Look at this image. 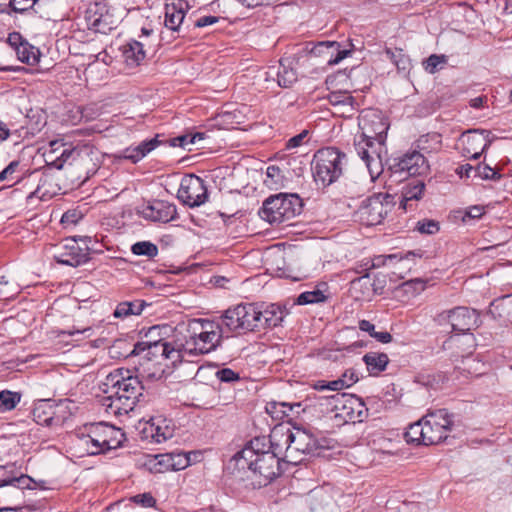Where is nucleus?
Returning a JSON list of instances; mask_svg holds the SVG:
<instances>
[{
	"mask_svg": "<svg viewBox=\"0 0 512 512\" xmlns=\"http://www.w3.org/2000/svg\"><path fill=\"white\" fill-rule=\"evenodd\" d=\"M188 8V2L185 0H174L167 3L165 5V27L172 31H180Z\"/></svg>",
	"mask_w": 512,
	"mask_h": 512,
	"instance_id": "24",
	"label": "nucleus"
},
{
	"mask_svg": "<svg viewBox=\"0 0 512 512\" xmlns=\"http://www.w3.org/2000/svg\"><path fill=\"white\" fill-rule=\"evenodd\" d=\"M489 314L494 319L505 323L512 320V294L493 300L489 307Z\"/></svg>",
	"mask_w": 512,
	"mask_h": 512,
	"instance_id": "28",
	"label": "nucleus"
},
{
	"mask_svg": "<svg viewBox=\"0 0 512 512\" xmlns=\"http://www.w3.org/2000/svg\"><path fill=\"white\" fill-rule=\"evenodd\" d=\"M59 146L63 147L60 155L51 161H46V166L42 168L41 177L39 179V183L34 192L30 194L29 197L37 196L39 198H44L46 196L51 197L55 194V190H51L46 188L51 185V182L54 180V176L52 174V169H62L64 164H72L77 161L81 156V149L78 147L67 148L64 144H60Z\"/></svg>",
	"mask_w": 512,
	"mask_h": 512,
	"instance_id": "10",
	"label": "nucleus"
},
{
	"mask_svg": "<svg viewBox=\"0 0 512 512\" xmlns=\"http://www.w3.org/2000/svg\"><path fill=\"white\" fill-rule=\"evenodd\" d=\"M491 131L485 129H471L463 132L459 138L461 155L477 160L491 145Z\"/></svg>",
	"mask_w": 512,
	"mask_h": 512,
	"instance_id": "15",
	"label": "nucleus"
},
{
	"mask_svg": "<svg viewBox=\"0 0 512 512\" xmlns=\"http://www.w3.org/2000/svg\"><path fill=\"white\" fill-rule=\"evenodd\" d=\"M66 0H36L35 13L47 21H60L64 17Z\"/></svg>",
	"mask_w": 512,
	"mask_h": 512,
	"instance_id": "25",
	"label": "nucleus"
},
{
	"mask_svg": "<svg viewBox=\"0 0 512 512\" xmlns=\"http://www.w3.org/2000/svg\"><path fill=\"white\" fill-rule=\"evenodd\" d=\"M131 252L136 256L153 259L158 254V246L151 241H139L130 247Z\"/></svg>",
	"mask_w": 512,
	"mask_h": 512,
	"instance_id": "41",
	"label": "nucleus"
},
{
	"mask_svg": "<svg viewBox=\"0 0 512 512\" xmlns=\"http://www.w3.org/2000/svg\"><path fill=\"white\" fill-rule=\"evenodd\" d=\"M397 258H398L397 254H391V255H387V256L379 255V256L374 257L373 260L371 261V265L365 269L366 273L362 277H359V278L353 280L352 283L355 284L357 282H360L362 279L369 278V273H368L369 269L384 266V265H386L387 261H393L394 259H397Z\"/></svg>",
	"mask_w": 512,
	"mask_h": 512,
	"instance_id": "50",
	"label": "nucleus"
},
{
	"mask_svg": "<svg viewBox=\"0 0 512 512\" xmlns=\"http://www.w3.org/2000/svg\"><path fill=\"white\" fill-rule=\"evenodd\" d=\"M239 470L248 469L254 489L266 487L283 473V451L272 435L257 436L249 440L231 459Z\"/></svg>",
	"mask_w": 512,
	"mask_h": 512,
	"instance_id": "1",
	"label": "nucleus"
},
{
	"mask_svg": "<svg viewBox=\"0 0 512 512\" xmlns=\"http://www.w3.org/2000/svg\"><path fill=\"white\" fill-rule=\"evenodd\" d=\"M328 398L335 400H339V398H347V401L351 404L352 413L356 412L355 420L358 422H362L368 415V409L363 399L356 395L348 393H336L332 396H329Z\"/></svg>",
	"mask_w": 512,
	"mask_h": 512,
	"instance_id": "34",
	"label": "nucleus"
},
{
	"mask_svg": "<svg viewBox=\"0 0 512 512\" xmlns=\"http://www.w3.org/2000/svg\"><path fill=\"white\" fill-rule=\"evenodd\" d=\"M37 481L27 474L16 471L15 475H11L9 481H4V484H11V486L19 489H36Z\"/></svg>",
	"mask_w": 512,
	"mask_h": 512,
	"instance_id": "44",
	"label": "nucleus"
},
{
	"mask_svg": "<svg viewBox=\"0 0 512 512\" xmlns=\"http://www.w3.org/2000/svg\"><path fill=\"white\" fill-rule=\"evenodd\" d=\"M166 330L165 326H151L145 332L146 341L137 342L134 344V348L130 351V363L134 361L135 358L140 357L142 354L143 359L151 361V360H169L173 365L176 364V356L175 349L173 345L172 335H167L166 337H160L159 339H155L154 336H160L161 331ZM134 369L139 371V368L136 366V363L133 362Z\"/></svg>",
	"mask_w": 512,
	"mask_h": 512,
	"instance_id": "4",
	"label": "nucleus"
},
{
	"mask_svg": "<svg viewBox=\"0 0 512 512\" xmlns=\"http://www.w3.org/2000/svg\"><path fill=\"white\" fill-rule=\"evenodd\" d=\"M425 189V184L421 180H415L413 185H406L403 188L400 201L399 208L403 211H407L408 208L412 209V201H418L422 198L423 192Z\"/></svg>",
	"mask_w": 512,
	"mask_h": 512,
	"instance_id": "30",
	"label": "nucleus"
},
{
	"mask_svg": "<svg viewBox=\"0 0 512 512\" xmlns=\"http://www.w3.org/2000/svg\"><path fill=\"white\" fill-rule=\"evenodd\" d=\"M404 437L408 444L428 446L421 419L409 425Z\"/></svg>",
	"mask_w": 512,
	"mask_h": 512,
	"instance_id": "37",
	"label": "nucleus"
},
{
	"mask_svg": "<svg viewBox=\"0 0 512 512\" xmlns=\"http://www.w3.org/2000/svg\"><path fill=\"white\" fill-rule=\"evenodd\" d=\"M20 166V161L14 160L11 161L1 172H0V182L4 180H10L13 181L14 177L13 174L17 172L18 168Z\"/></svg>",
	"mask_w": 512,
	"mask_h": 512,
	"instance_id": "61",
	"label": "nucleus"
},
{
	"mask_svg": "<svg viewBox=\"0 0 512 512\" xmlns=\"http://www.w3.org/2000/svg\"><path fill=\"white\" fill-rule=\"evenodd\" d=\"M53 258L57 263L71 267L80 266L90 260L87 248H81L74 239H66L64 244L59 245Z\"/></svg>",
	"mask_w": 512,
	"mask_h": 512,
	"instance_id": "18",
	"label": "nucleus"
},
{
	"mask_svg": "<svg viewBox=\"0 0 512 512\" xmlns=\"http://www.w3.org/2000/svg\"><path fill=\"white\" fill-rule=\"evenodd\" d=\"M134 466L141 471H147L151 474H160L168 471L166 453L165 454H138L134 456Z\"/></svg>",
	"mask_w": 512,
	"mask_h": 512,
	"instance_id": "23",
	"label": "nucleus"
},
{
	"mask_svg": "<svg viewBox=\"0 0 512 512\" xmlns=\"http://www.w3.org/2000/svg\"><path fill=\"white\" fill-rule=\"evenodd\" d=\"M311 50H313V58H321L327 64L329 56L328 40L315 42V45L311 46Z\"/></svg>",
	"mask_w": 512,
	"mask_h": 512,
	"instance_id": "56",
	"label": "nucleus"
},
{
	"mask_svg": "<svg viewBox=\"0 0 512 512\" xmlns=\"http://www.w3.org/2000/svg\"><path fill=\"white\" fill-rule=\"evenodd\" d=\"M254 314V331H260L267 328H275L281 325L284 317L288 314L287 309L279 304H269L258 306L252 304Z\"/></svg>",
	"mask_w": 512,
	"mask_h": 512,
	"instance_id": "17",
	"label": "nucleus"
},
{
	"mask_svg": "<svg viewBox=\"0 0 512 512\" xmlns=\"http://www.w3.org/2000/svg\"><path fill=\"white\" fill-rule=\"evenodd\" d=\"M93 425L86 424L76 433V447L88 455H97L107 452L97 436H93Z\"/></svg>",
	"mask_w": 512,
	"mask_h": 512,
	"instance_id": "22",
	"label": "nucleus"
},
{
	"mask_svg": "<svg viewBox=\"0 0 512 512\" xmlns=\"http://www.w3.org/2000/svg\"><path fill=\"white\" fill-rule=\"evenodd\" d=\"M12 11L15 13H25L29 9L35 12L36 0H11Z\"/></svg>",
	"mask_w": 512,
	"mask_h": 512,
	"instance_id": "57",
	"label": "nucleus"
},
{
	"mask_svg": "<svg viewBox=\"0 0 512 512\" xmlns=\"http://www.w3.org/2000/svg\"><path fill=\"white\" fill-rule=\"evenodd\" d=\"M363 362L365 363L369 374L377 376L386 370L389 363V357L386 353L369 352L363 356Z\"/></svg>",
	"mask_w": 512,
	"mask_h": 512,
	"instance_id": "33",
	"label": "nucleus"
},
{
	"mask_svg": "<svg viewBox=\"0 0 512 512\" xmlns=\"http://www.w3.org/2000/svg\"><path fill=\"white\" fill-rule=\"evenodd\" d=\"M302 199L297 194L279 193L269 196L260 208L259 216L270 224L290 221L302 211Z\"/></svg>",
	"mask_w": 512,
	"mask_h": 512,
	"instance_id": "6",
	"label": "nucleus"
},
{
	"mask_svg": "<svg viewBox=\"0 0 512 512\" xmlns=\"http://www.w3.org/2000/svg\"><path fill=\"white\" fill-rule=\"evenodd\" d=\"M21 392L4 389L0 391V412L12 411L20 403Z\"/></svg>",
	"mask_w": 512,
	"mask_h": 512,
	"instance_id": "38",
	"label": "nucleus"
},
{
	"mask_svg": "<svg viewBox=\"0 0 512 512\" xmlns=\"http://www.w3.org/2000/svg\"><path fill=\"white\" fill-rule=\"evenodd\" d=\"M18 59L27 65H35L39 61L40 52L27 41L16 51Z\"/></svg>",
	"mask_w": 512,
	"mask_h": 512,
	"instance_id": "40",
	"label": "nucleus"
},
{
	"mask_svg": "<svg viewBox=\"0 0 512 512\" xmlns=\"http://www.w3.org/2000/svg\"><path fill=\"white\" fill-rule=\"evenodd\" d=\"M132 434L136 440L162 443L173 437L174 429L167 423L166 419L150 418L149 420H139L134 425Z\"/></svg>",
	"mask_w": 512,
	"mask_h": 512,
	"instance_id": "12",
	"label": "nucleus"
},
{
	"mask_svg": "<svg viewBox=\"0 0 512 512\" xmlns=\"http://www.w3.org/2000/svg\"><path fill=\"white\" fill-rule=\"evenodd\" d=\"M347 156L336 147L319 149L313 158L312 174L316 183L327 187L336 182L344 172Z\"/></svg>",
	"mask_w": 512,
	"mask_h": 512,
	"instance_id": "5",
	"label": "nucleus"
},
{
	"mask_svg": "<svg viewBox=\"0 0 512 512\" xmlns=\"http://www.w3.org/2000/svg\"><path fill=\"white\" fill-rule=\"evenodd\" d=\"M168 471H179L190 465V457L186 453H166Z\"/></svg>",
	"mask_w": 512,
	"mask_h": 512,
	"instance_id": "43",
	"label": "nucleus"
},
{
	"mask_svg": "<svg viewBox=\"0 0 512 512\" xmlns=\"http://www.w3.org/2000/svg\"><path fill=\"white\" fill-rule=\"evenodd\" d=\"M97 7V5H95ZM85 21L88 29L95 32L105 33L103 15L99 14L96 8L89 7L85 12Z\"/></svg>",
	"mask_w": 512,
	"mask_h": 512,
	"instance_id": "42",
	"label": "nucleus"
},
{
	"mask_svg": "<svg viewBox=\"0 0 512 512\" xmlns=\"http://www.w3.org/2000/svg\"><path fill=\"white\" fill-rule=\"evenodd\" d=\"M427 445L448 443L449 433L454 425V414L445 408L428 411L421 418Z\"/></svg>",
	"mask_w": 512,
	"mask_h": 512,
	"instance_id": "8",
	"label": "nucleus"
},
{
	"mask_svg": "<svg viewBox=\"0 0 512 512\" xmlns=\"http://www.w3.org/2000/svg\"><path fill=\"white\" fill-rule=\"evenodd\" d=\"M31 414L37 424L51 426L54 422L55 406L50 399H41L34 404Z\"/></svg>",
	"mask_w": 512,
	"mask_h": 512,
	"instance_id": "27",
	"label": "nucleus"
},
{
	"mask_svg": "<svg viewBox=\"0 0 512 512\" xmlns=\"http://www.w3.org/2000/svg\"><path fill=\"white\" fill-rule=\"evenodd\" d=\"M215 376L220 382L227 384H233L241 380L240 374L231 368L219 369L216 371Z\"/></svg>",
	"mask_w": 512,
	"mask_h": 512,
	"instance_id": "52",
	"label": "nucleus"
},
{
	"mask_svg": "<svg viewBox=\"0 0 512 512\" xmlns=\"http://www.w3.org/2000/svg\"><path fill=\"white\" fill-rule=\"evenodd\" d=\"M309 134L308 130H303L301 133L291 137L285 144L287 150L297 148L301 146Z\"/></svg>",
	"mask_w": 512,
	"mask_h": 512,
	"instance_id": "62",
	"label": "nucleus"
},
{
	"mask_svg": "<svg viewBox=\"0 0 512 512\" xmlns=\"http://www.w3.org/2000/svg\"><path fill=\"white\" fill-rule=\"evenodd\" d=\"M475 176H478L483 180L493 181H498L502 178V174L499 172V170L492 168L485 163H480L475 167Z\"/></svg>",
	"mask_w": 512,
	"mask_h": 512,
	"instance_id": "47",
	"label": "nucleus"
},
{
	"mask_svg": "<svg viewBox=\"0 0 512 512\" xmlns=\"http://www.w3.org/2000/svg\"><path fill=\"white\" fill-rule=\"evenodd\" d=\"M146 57L144 50V43L137 40L130 41V59L135 61L136 65H139Z\"/></svg>",
	"mask_w": 512,
	"mask_h": 512,
	"instance_id": "53",
	"label": "nucleus"
},
{
	"mask_svg": "<svg viewBox=\"0 0 512 512\" xmlns=\"http://www.w3.org/2000/svg\"><path fill=\"white\" fill-rule=\"evenodd\" d=\"M271 435L283 451L284 463L297 465L304 460V455H315L322 448L315 436L304 429L296 428L291 431L280 426L275 427Z\"/></svg>",
	"mask_w": 512,
	"mask_h": 512,
	"instance_id": "3",
	"label": "nucleus"
},
{
	"mask_svg": "<svg viewBox=\"0 0 512 512\" xmlns=\"http://www.w3.org/2000/svg\"><path fill=\"white\" fill-rule=\"evenodd\" d=\"M348 382L344 379H336L332 381L319 380L314 384V388L318 391L331 390V391H339L346 388Z\"/></svg>",
	"mask_w": 512,
	"mask_h": 512,
	"instance_id": "49",
	"label": "nucleus"
},
{
	"mask_svg": "<svg viewBox=\"0 0 512 512\" xmlns=\"http://www.w3.org/2000/svg\"><path fill=\"white\" fill-rule=\"evenodd\" d=\"M94 428L93 436H97L106 451L120 447L125 440V433L121 429L103 422L91 423Z\"/></svg>",
	"mask_w": 512,
	"mask_h": 512,
	"instance_id": "21",
	"label": "nucleus"
},
{
	"mask_svg": "<svg viewBox=\"0 0 512 512\" xmlns=\"http://www.w3.org/2000/svg\"><path fill=\"white\" fill-rule=\"evenodd\" d=\"M389 169L393 174L404 175V178L419 176L429 169L426 158L419 151L413 150L402 156L391 159Z\"/></svg>",
	"mask_w": 512,
	"mask_h": 512,
	"instance_id": "14",
	"label": "nucleus"
},
{
	"mask_svg": "<svg viewBox=\"0 0 512 512\" xmlns=\"http://www.w3.org/2000/svg\"><path fill=\"white\" fill-rule=\"evenodd\" d=\"M161 137V134H156L153 138L144 140L135 146L130 152V162L138 163L159 145L166 143Z\"/></svg>",
	"mask_w": 512,
	"mask_h": 512,
	"instance_id": "32",
	"label": "nucleus"
},
{
	"mask_svg": "<svg viewBox=\"0 0 512 512\" xmlns=\"http://www.w3.org/2000/svg\"><path fill=\"white\" fill-rule=\"evenodd\" d=\"M201 323L200 332L196 331L198 346L201 348L202 355L208 354L220 344L221 339L225 336L217 322L204 319H198Z\"/></svg>",
	"mask_w": 512,
	"mask_h": 512,
	"instance_id": "19",
	"label": "nucleus"
},
{
	"mask_svg": "<svg viewBox=\"0 0 512 512\" xmlns=\"http://www.w3.org/2000/svg\"><path fill=\"white\" fill-rule=\"evenodd\" d=\"M130 502L139 505L144 508H151L156 505V499L153 497L151 492H145L130 497Z\"/></svg>",
	"mask_w": 512,
	"mask_h": 512,
	"instance_id": "55",
	"label": "nucleus"
},
{
	"mask_svg": "<svg viewBox=\"0 0 512 512\" xmlns=\"http://www.w3.org/2000/svg\"><path fill=\"white\" fill-rule=\"evenodd\" d=\"M415 230L421 234L434 235L440 230V223L434 219H423L417 222Z\"/></svg>",
	"mask_w": 512,
	"mask_h": 512,
	"instance_id": "48",
	"label": "nucleus"
},
{
	"mask_svg": "<svg viewBox=\"0 0 512 512\" xmlns=\"http://www.w3.org/2000/svg\"><path fill=\"white\" fill-rule=\"evenodd\" d=\"M446 62L447 58L445 55L432 54L423 62V65L427 72L434 74L438 70L439 65Z\"/></svg>",
	"mask_w": 512,
	"mask_h": 512,
	"instance_id": "54",
	"label": "nucleus"
},
{
	"mask_svg": "<svg viewBox=\"0 0 512 512\" xmlns=\"http://www.w3.org/2000/svg\"><path fill=\"white\" fill-rule=\"evenodd\" d=\"M177 363H179V365H174L175 370L173 371V376L179 382H189L194 380L203 369V366H197V363L192 359H183L181 361H177Z\"/></svg>",
	"mask_w": 512,
	"mask_h": 512,
	"instance_id": "31",
	"label": "nucleus"
},
{
	"mask_svg": "<svg viewBox=\"0 0 512 512\" xmlns=\"http://www.w3.org/2000/svg\"><path fill=\"white\" fill-rule=\"evenodd\" d=\"M116 385H118L119 388L115 392V395H112L108 398L111 402L107 405V407L110 408L116 415L128 414V408L126 404L128 401V396L125 394L128 392V383H126L125 379L122 378V382L117 380L114 383V386Z\"/></svg>",
	"mask_w": 512,
	"mask_h": 512,
	"instance_id": "29",
	"label": "nucleus"
},
{
	"mask_svg": "<svg viewBox=\"0 0 512 512\" xmlns=\"http://www.w3.org/2000/svg\"><path fill=\"white\" fill-rule=\"evenodd\" d=\"M265 184L269 187L278 186L282 184L284 176L282 175L281 169L276 165H270L266 170Z\"/></svg>",
	"mask_w": 512,
	"mask_h": 512,
	"instance_id": "51",
	"label": "nucleus"
},
{
	"mask_svg": "<svg viewBox=\"0 0 512 512\" xmlns=\"http://www.w3.org/2000/svg\"><path fill=\"white\" fill-rule=\"evenodd\" d=\"M136 213L145 220L154 223H168L177 219V208L165 200L153 199L146 204L137 206Z\"/></svg>",
	"mask_w": 512,
	"mask_h": 512,
	"instance_id": "16",
	"label": "nucleus"
},
{
	"mask_svg": "<svg viewBox=\"0 0 512 512\" xmlns=\"http://www.w3.org/2000/svg\"><path fill=\"white\" fill-rule=\"evenodd\" d=\"M348 46L349 48L342 47L339 42L328 40V55L330 56H328L327 65H336L348 57L353 52V44L349 42Z\"/></svg>",
	"mask_w": 512,
	"mask_h": 512,
	"instance_id": "36",
	"label": "nucleus"
},
{
	"mask_svg": "<svg viewBox=\"0 0 512 512\" xmlns=\"http://www.w3.org/2000/svg\"><path fill=\"white\" fill-rule=\"evenodd\" d=\"M326 299H327V296L323 293V291H321L319 289H315L313 291H305V292L301 293L297 297L295 303L298 305H307V304L325 302Z\"/></svg>",
	"mask_w": 512,
	"mask_h": 512,
	"instance_id": "45",
	"label": "nucleus"
},
{
	"mask_svg": "<svg viewBox=\"0 0 512 512\" xmlns=\"http://www.w3.org/2000/svg\"><path fill=\"white\" fill-rule=\"evenodd\" d=\"M328 101L332 106H342L348 108L347 111L352 113L358 110L359 103L347 91H333L328 95Z\"/></svg>",
	"mask_w": 512,
	"mask_h": 512,
	"instance_id": "35",
	"label": "nucleus"
},
{
	"mask_svg": "<svg viewBox=\"0 0 512 512\" xmlns=\"http://www.w3.org/2000/svg\"><path fill=\"white\" fill-rule=\"evenodd\" d=\"M16 463H7L0 466V488L4 486H11V484H4V481H9L11 475L16 474Z\"/></svg>",
	"mask_w": 512,
	"mask_h": 512,
	"instance_id": "58",
	"label": "nucleus"
},
{
	"mask_svg": "<svg viewBox=\"0 0 512 512\" xmlns=\"http://www.w3.org/2000/svg\"><path fill=\"white\" fill-rule=\"evenodd\" d=\"M314 45H315V42H313V41H308V42L301 44L298 47L297 52L294 54V56L292 58H295L296 62H298L300 59L305 58V57L313 58V50H311V46H314Z\"/></svg>",
	"mask_w": 512,
	"mask_h": 512,
	"instance_id": "59",
	"label": "nucleus"
},
{
	"mask_svg": "<svg viewBox=\"0 0 512 512\" xmlns=\"http://www.w3.org/2000/svg\"><path fill=\"white\" fill-rule=\"evenodd\" d=\"M169 143L171 147H181L185 148L189 144H193L190 136V132L179 135L177 137L171 138L169 140H165Z\"/></svg>",
	"mask_w": 512,
	"mask_h": 512,
	"instance_id": "63",
	"label": "nucleus"
},
{
	"mask_svg": "<svg viewBox=\"0 0 512 512\" xmlns=\"http://www.w3.org/2000/svg\"><path fill=\"white\" fill-rule=\"evenodd\" d=\"M359 213L367 225L380 224L388 214V209L383 206L381 200L373 194L361 202Z\"/></svg>",
	"mask_w": 512,
	"mask_h": 512,
	"instance_id": "20",
	"label": "nucleus"
},
{
	"mask_svg": "<svg viewBox=\"0 0 512 512\" xmlns=\"http://www.w3.org/2000/svg\"><path fill=\"white\" fill-rule=\"evenodd\" d=\"M389 120L376 108L362 111L359 118L360 132L354 138V147L372 174V164L380 158L377 146L381 148L387 138Z\"/></svg>",
	"mask_w": 512,
	"mask_h": 512,
	"instance_id": "2",
	"label": "nucleus"
},
{
	"mask_svg": "<svg viewBox=\"0 0 512 512\" xmlns=\"http://www.w3.org/2000/svg\"><path fill=\"white\" fill-rule=\"evenodd\" d=\"M292 410V406L288 403L281 402H270L267 404L266 411L274 419H284L289 417V411Z\"/></svg>",
	"mask_w": 512,
	"mask_h": 512,
	"instance_id": "46",
	"label": "nucleus"
},
{
	"mask_svg": "<svg viewBox=\"0 0 512 512\" xmlns=\"http://www.w3.org/2000/svg\"><path fill=\"white\" fill-rule=\"evenodd\" d=\"M106 225L115 229L117 233H124L127 225L126 211L124 208L114 209L106 218Z\"/></svg>",
	"mask_w": 512,
	"mask_h": 512,
	"instance_id": "39",
	"label": "nucleus"
},
{
	"mask_svg": "<svg viewBox=\"0 0 512 512\" xmlns=\"http://www.w3.org/2000/svg\"><path fill=\"white\" fill-rule=\"evenodd\" d=\"M177 198L190 208L201 206L208 198L205 181L194 174L184 176L180 182Z\"/></svg>",
	"mask_w": 512,
	"mask_h": 512,
	"instance_id": "13",
	"label": "nucleus"
},
{
	"mask_svg": "<svg viewBox=\"0 0 512 512\" xmlns=\"http://www.w3.org/2000/svg\"><path fill=\"white\" fill-rule=\"evenodd\" d=\"M201 322L196 319L189 320L187 324L177 325L172 335L176 362L183 359L194 358L202 355L198 346L196 330Z\"/></svg>",
	"mask_w": 512,
	"mask_h": 512,
	"instance_id": "9",
	"label": "nucleus"
},
{
	"mask_svg": "<svg viewBox=\"0 0 512 512\" xmlns=\"http://www.w3.org/2000/svg\"><path fill=\"white\" fill-rule=\"evenodd\" d=\"M403 286L406 287V291H408V289H411L413 293L418 294L425 290L426 281H424L421 278H415L406 281L405 283H403Z\"/></svg>",
	"mask_w": 512,
	"mask_h": 512,
	"instance_id": "64",
	"label": "nucleus"
},
{
	"mask_svg": "<svg viewBox=\"0 0 512 512\" xmlns=\"http://www.w3.org/2000/svg\"><path fill=\"white\" fill-rule=\"evenodd\" d=\"M386 53L390 55L391 60L395 63L398 69L405 70L407 68V65L409 64V59L407 56L402 54L401 50L393 52L390 49H388Z\"/></svg>",
	"mask_w": 512,
	"mask_h": 512,
	"instance_id": "60",
	"label": "nucleus"
},
{
	"mask_svg": "<svg viewBox=\"0 0 512 512\" xmlns=\"http://www.w3.org/2000/svg\"><path fill=\"white\" fill-rule=\"evenodd\" d=\"M254 314L252 312V303L240 304L227 309L217 321V324L226 337L229 333L244 334L254 331Z\"/></svg>",
	"mask_w": 512,
	"mask_h": 512,
	"instance_id": "11",
	"label": "nucleus"
},
{
	"mask_svg": "<svg viewBox=\"0 0 512 512\" xmlns=\"http://www.w3.org/2000/svg\"><path fill=\"white\" fill-rule=\"evenodd\" d=\"M296 59L292 57H282L279 60L277 72V83L280 87L288 88L297 81V71L294 68Z\"/></svg>",
	"mask_w": 512,
	"mask_h": 512,
	"instance_id": "26",
	"label": "nucleus"
},
{
	"mask_svg": "<svg viewBox=\"0 0 512 512\" xmlns=\"http://www.w3.org/2000/svg\"><path fill=\"white\" fill-rule=\"evenodd\" d=\"M434 321L441 327L450 328V332L466 334L479 326V313L476 309L458 306L438 313Z\"/></svg>",
	"mask_w": 512,
	"mask_h": 512,
	"instance_id": "7",
	"label": "nucleus"
}]
</instances>
